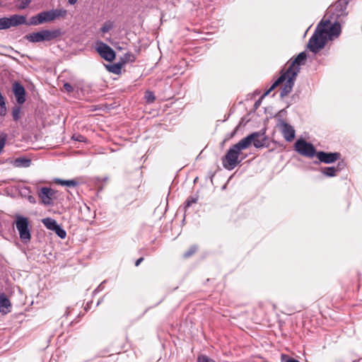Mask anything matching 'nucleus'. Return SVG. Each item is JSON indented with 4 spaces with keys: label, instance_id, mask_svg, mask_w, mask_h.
Masks as SVG:
<instances>
[{
    "label": "nucleus",
    "instance_id": "1",
    "mask_svg": "<svg viewBox=\"0 0 362 362\" xmlns=\"http://www.w3.org/2000/svg\"><path fill=\"white\" fill-rule=\"evenodd\" d=\"M268 140L265 130L255 132L233 145L222 159L223 167L227 170L234 169L241 160H238L241 151L248 148L252 144L257 148L265 146Z\"/></svg>",
    "mask_w": 362,
    "mask_h": 362
},
{
    "label": "nucleus",
    "instance_id": "2",
    "mask_svg": "<svg viewBox=\"0 0 362 362\" xmlns=\"http://www.w3.org/2000/svg\"><path fill=\"white\" fill-rule=\"evenodd\" d=\"M330 24L329 20L322 21L317 26L316 30L310 38L308 47L313 52H317L322 49L327 42V27Z\"/></svg>",
    "mask_w": 362,
    "mask_h": 362
},
{
    "label": "nucleus",
    "instance_id": "3",
    "mask_svg": "<svg viewBox=\"0 0 362 362\" xmlns=\"http://www.w3.org/2000/svg\"><path fill=\"white\" fill-rule=\"evenodd\" d=\"M16 227L18 231L20 239L24 243L30 242L31 239L29 221L28 218L18 215L16 217Z\"/></svg>",
    "mask_w": 362,
    "mask_h": 362
},
{
    "label": "nucleus",
    "instance_id": "4",
    "mask_svg": "<svg viewBox=\"0 0 362 362\" xmlns=\"http://www.w3.org/2000/svg\"><path fill=\"white\" fill-rule=\"evenodd\" d=\"M295 150L300 155L313 158L316 153V150L311 143H308L304 139H298L295 144Z\"/></svg>",
    "mask_w": 362,
    "mask_h": 362
},
{
    "label": "nucleus",
    "instance_id": "5",
    "mask_svg": "<svg viewBox=\"0 0 362 362\" xmlns=\"http://www.w3.org/2000/svg\"><path fill=\"white\" fill-rule=\"evenodd\" d=\"M281 75L285 76V81H284L285 83L284 84L283 87L281 88V91H280L281 98H284L291 92L297 76H296V72L291 74V73H288V71H286L285 73L282 74Z\"/></svg>",
    "mask_w": 362,
    "mask_h": 362
},
{
    "label": "nucleus",
    "instance_id": "6",
    "mask_svg": "<svg viewBox=\"0 0 362 362\" xmlns=\"http://www.w3.org/2000/svg\"><path fill=\"white\" fill-rule=\"evenodd\" d=\"M97 52L100 54L101 57L108 62H112L115 59V51L103 42L97 44Z\"/></svg>",
    "mask_w": 362,
    "mask_h": 362
},
{
    "label": "nucleus",
    "instance_id": "7",
    "mask_svg": "<svg viewBox=\"0 0 362 362\" xmlns=\"http://www.w3.org/2000/svg\"><path fill=\"white\" fill-rule=\"evenodd\" d=\"M307 59V55L305 52H303L299 53L297 57L290 62L289 66L286 70L288 73L293 74L296 72V76L300 72V65L305 64Z\"/></svg>",
    "mask_w": 362,
    "mask_h": 362
},
{
    "label": "nucleus",
    "instance_id": "8",
    "mask_svg": "<svg viewBox=\"0 0 362 362\" xmlns=\"http://www.w3.org/2000/svg\"><path fill=\"white\" fill-rule=\"evenodd\" d=\"M54 194L55 192L52 188L43 187L38 192V197L43 204L51 205Z\"/></svg>",
    "mask_w": 362,
    "mask_h": 362
},
{
    "label": "nucleus",
    "instance_id": "9",
    "mask_svg": "<svg viewBox=\"0 0 362 362\" xmlns=\"http://www.w3.org/2000/svg\"><path fill=\"white\" fill-rule=\"evenodd\" d=\"M279 127L285 140L287 141H291L295 137L296 132L294 128L284 120L280 121Z\"/></svg>",
    "mask_w": 362,
    "mask_h": 362
},
{
    "label": "nucleus",
    "instance_id": "10",
    "mask_svg": "<svg viewBox=\"0 0 362 362\" xmlns=\"http://www.w3.org/2000/svg\"><path fill=\"white\" fill-rule=\"evenodd\" d=\"M316 156L320 162L329 164L334 163L336 160L339 159L341 155L337 152L326 153L324 151H319L317 153Z\"/></svg>",
    "mask_w": 362,
    "mask_h": 362
},
{
    "label": "nucleus",
    "instance_id": "11",
    "mask_svg": "<svg viewBox=\"0 0 362 362\" xmlns=\"http://www.w3.org/2000/svg\"><path fill=\"white\" fill-rule=\"evenodd\" d=\"M13 92L17 103L21 105L25 101V90L24 87L18 82L13 84Z\"/></svg>",
    "mask_w": 362,
    "mask_h": 362
},
{
    "label": "nucleus",
    "instance_id": "12",
    "mask_svg": "<svg viewBox=\"0 0 362 362\" xmlns=\"http://www.w3.org/2000/svg\"><path fill=\"white\" fill-rule=\"evenodd\" d=\"M24 38L30 42H40L45 41L42 30L39 32L28 34L24 36Z\"/></svg>",
    "mask_w": 362,
    "mask_h": 362
},
{
    "label": "nucleus",
    "instance_id": "13",
    "mask_svg": "<svg viewBox=\"0 0 362 362\" xmlns=\"http://www.w3.org/2000/svg\"><path fill=\"white\" fill-rule=\"evenodd\" d=\"M10 28L23 25L26 23V18L23 16L13 15L8 18Z\"/></svg>",
    "mask_w": 362,
    "mask_h": 362
},
{
    "label": "nucleus",
    "instance_id": "14",
    "mask_svg": "<svg viewBox=\"0 0 362 362\" xmlns=\"http://www.w3.org/2000/svg\"><path fill=\"white\" fill-rule=\"evenodd\" d=\"M45 41H50L58 37L61 36L62 31L60 29H55L52 30H42Z\"/></svg>",
    "mask_w": 362,
    "mask_h": 362
},
{
    "label": "nucleus",
    "instance_id": "15",
    "mask_svg": "<svg viewBox=\"0 0 362 362\" xmlns=\"http://www.w3.org/2000/svg\"><path fill=\"white\" fill-rule=\"evenodd\" d=\"M52 14V20L54 21L58 18H64L67 16V11L63 8L49 10Z\"/></svg>",
    "mask_w": 362,
    "mask_h": 362
},
{
    "label": "nucleus",
    "instance_id": "16",
    "mask_svg": "<svg viewBox=\"0 0 362 362\" xmlns=\"http://www.w3.org/2000/svg\"><path fill=\"white\" fill-rule=\"evenodd\" d=\"M11 306V303L4 293L0 294V312L7 313V309Z\"/></svg>",
    "mask_w": 362,
    "mask_h": 362
},
{
    "label": "nucleus",
    "instance_id": "17",
    "mask_svg": "<svg viewBox=\"0 0 362 362\" xmlns=\"http://www.w3.org/2000/svg\"><path fill=\"white\" fill-rule=\"evenodd\" d=\"M54 182L62 186H66L69 187H74L78 185V182L75 180H64L62 179H55Z\"/></svg>",
    "mask_w": 362,
    "mask_h": 362
},
{
    "label": "nucleus",
    "instance_id": "18",
    "mask_svg": "<svg viewBox=\"0 0 362 362\" xmlns=\"http://www.w3.org/2000/svg\"><path fill=\"white\" fill-rule=\"evenodd\" d=\"M321 173L327 177H334L338 169L334 167H325L320 169Z\"/></svg>",
    "mask_w": 362,
    "mask_h": 362
},
{
    "label": "nucleus",
    "instance_id": "19",
    "mask_svg": "<svg viewBox=\"0 0 362 362\" xmlns=\"http://www.w3.org/2000/svg\"><path fill=\"white\" fill-rule=\"evenodd\" d=\"M43 224L46 226L47 228L51 230H54L56 226L58 225L57 221L54 219L51 218H45L42 220Z\"/></svg>",
    "mask_w": 362,
    "mask_h": 362
},
{
    "label": "nucleus",
    "instance_id": "20",
    "mask_svg": "<svg viewBox=\"0 0 362 362\" xmlns=\"http://www.w3.org/2000/svg\"><path fill=\"white\" fill-rule=\"evenodd\" d=\"M122 64L117 63L111 65H106L107 69L113 74H119L121 72Z\"/></svg>",
    "mask_w": 362,
    "mask_h": 362
},
{
    "label": "nucleus",
    "instance_id": "21",
    "mask_svg": "<svg viewBox=\"0 0 362 362\" xmlns=\"http://www.w3.org/2000/svg\"><path fill=\"white\" fill-rule=\"evenodd\" d=\"M285 81V76L281 75L279 78L272 85L269 90H267L262 97L268 95L272 90H273L276 86L281 84Z\"/></svg>",
    "mask_w": 362,
    "mask_h": 362
},
{
    "label": "nucleus",
    "instance_id": "22",
    "mask_svg": "<svg viewBox=\"0 0 362 362\" xmlns=\"http://www.w3.org/2000/svg\"><path fill=\"white\" fill-rule=\"evenodd\" d=\"M40 15L42 16V21L43 23L53 21L52 14L49 10L40 12Z\"/></svg>",
    "mask_w": 362,
    "mask_h": 362
},
{
    "label": "nucleus",
    "instance_id": "23",
    "mask_svg": "<svg viewBox=\"0 0 362 362\" xmlns=\"http://www.w3.org/2000/svg\"><path fill=\"white\" fill-rule=\"evenodd\" d=\"M30 24L34 25H38L43 24L42 21V16L40 15V13H39L37 15L32 16L30 19Z\"/></svg>",
    "mask_w": 362,
    "mask_h": 362
},
{
    "label": "nucleus",
    "instance_id": "24",
    "mask_svg": "<svg viewBox=\"0 0 362 362\" xmlns=\"http://www.w3.org/2000/svg\"><path fill=\"white\" fill-rule=\"evenodd\" d=\"M197 250H198L197 245H193L190 246V247L188 249V250L186 251L183 254V257L184 258L190 257L191 256H192L193 255H194L197 252Z\"/></svg>",
    "mask_w": 362,
    "mask_h": 362
},
{
    "label": "nucleus",
    "instance_id": "25",
    "mask_svg": "<svg viewBox=\"0 0 362 362\" xmlns=\"http://www.w3.org/2000/svg\"><path fill=\"white\" fill-rule=\"evenodd\" d=\"M21 114V108L19 106H15L12 110V117L14 121L17 122L20 117Z\"/></svg>",
    "mask_w": 362,
    "mask_h": 362
},
{
    "label": "nucleus",
    "instance_id": "26",
    "mask_svg": "<svg viewBox=\"0 0 362 362\" xmlns=\"http://www.w3.org/2000/svg\"><path fill=\"white\" fill-rule=\"evenodd\" d=\"M113 28V23L110 21L105 22L103 25L100 28V31L103 33H108Z\"/></svg>",
    "mask_w": 362,
    "mask_h": 362
},
{
    "label": "nucleus",
    "instance_id": "27",
    "mask_svg": "<svg viewBox=\"0 0 362 362\" xmlns=\"http://www.w3.org/2000/svg\"><path fill=\"white\" fill-rule=\"evenodd\" d=\"M135 56L131 52L126 53L122 58L123 64H125L127 62H133L135 61Z\"/></svg>",
    "mask_w": 362,
    "mask_h": 362
},
{
    "label": "nucleus",
    "instance_id": "28",
    "mask_svg": "<svg viewBox=\"0 0 362 362\" xmlns=\"http://www.w3.org/2000/svg\"><path fill=\"white\" fill-rule=\"evenodd\" d=\"M340 33V28L339 26L337 25H333L329 28V31H327V34H329L330 36L334 35L338 36Z\"/></svg>",
    "mask_w": 362,
    "mask_h": 362
},
{
    "label": "nucleus",
    "instance_id": "29",
    "mask_svg": "<svg viewBox=\"0 0 362 362\" xmlns=\"http://www.w3.org/2000/svg\"><path fill=\"white\" fill-rule=\"evenodd\" d=\"M55 233L62 239H64L66 236V231L58 224L56 228L54 229Z\"/></svg>",
    "mask_w": 362,
    "mask_h": 362
},
{
    "label": "nucleus",
    "instance_id": "30",
    "mask_svg": "<svg viewBox=\"0 0 362 362\" xmlns=\"http://www.w3.org/2000/svg\"><path fill=\"white\" fill-rule=\"evenodd\" d=\"M198 196H192L187 199L185 202V209L190 207L193 204H196L198 201Z\"/></svg>",
    "mask_w": 362,
    "mask_h": 362
},
{
    "label": "nucleus",
    "instance_id": "31",
    "mask_svg": "<svg viewBox=\"0 0 362 362\" xmlns=\"http://www.w3.org/2000/svg\"><path fill=\"white\" fill-rule=\"evenodd\" d=\"M197 362H216V361L206 355L201 354L198 356Z\"/></svg>",
    "mask_w": 362,
    "mask_h": 362
},
{
    "label": "nucleus",
    "instance_id": "32",
    "mask_svg": "<svg viewBox=\"0 0 362 362\" xmlns=\"http://www.w3.org/2000/svg\"><path fill=\"white\" fill-rule=\"evenodd\" d=\"M10 28L8 19L6 17L0 18V30L8 29Z\"/></svg>",
    "mask_w": 362,
    "mask_h": 362
},
{
    "label": "nucleus",
    "instance_id": "33",
    "mask_svg": "<svg viewBox=\"0 0 362 362\" xmlns=\"http://www.w3.org/2000/svg\"><path fill=\"white\" fill-rule=\"evenodd\" d=\"M145 99L147 103H151L155 100L156 98L153 92L146 91L145 93Z\"/></svg>",
    "mask_w": 362,
    "mask_h": 362
},
{
    "label": "nucleus",
    "instance_id": "34",
    "mask_svg": "<svg viewBox=\"0 0 362 362\" xmlns=\"http://www.w3.org/2000/svg\"><path fill=\"white\" fill-rule=\"evenodd\" d=\"M281 362H300L299 361H298L293 358H291L286 354H281Z\"/></svg>",
    "mask_w": 362,
    "mask_h": 362
},
{
    "label": "nucleus",
    "instance_id": "35",
    "mask_svg": "<svg viewBox=\"0 0 362 362\" xmlns=\"http://www.w3.org/2000/svg\"><path fill=\"white\" fill-rule=\"evenodd\" d=\"M20 4L18 5L19 9L25 8L31 2V0H18Z\"/></svg>",
    "mask_w": 362,
    "mask_h": 362
},
{
    "label": "nucleus",
    "instance_id": "36",
    "mask_svg": "<svg viewBox=\"0 0 362 362\" xmlns=\"http://www.w3.org/2000/svg\"><path fill=\"white\" fill-rule=\"evenodd\" d=\"M6 138L7 135L5 134L0 135V154L2 152L4 147L5 146Z\"/></svg>",
    "mask_w": 362,
    "mask_h": 362
},
{
    "label": "nucleus",
    "instance_id": "37",
    "mask_svg": "<svg viewBox=\"0 0 362 362\" xmlns=\"http://www.w3.org/2000/svg\"><path fill=\"white\" fill-rule=\"evenodd\" d=\"M23 163V166L28 167L30 165V160L28 159L18 158V159L16 160V163ZM16 165H18L16 164Z\"/></svg>",
    "mask_w": 362,
    "mask_h": 362
},
{
    "label": "nucleus",
    "instance_id": "38",
    "mask_svg": "<svg viewBox=\"0 0 362 362\" xmlns=\"http://www.w3.org/2000/svg\"><path fill=\"white\" fill-rule=\"evenodd\" d=\"M64 89L67 91L68 93H71L74 90V88L69 83H65L64 84Z\"/></svg>",
    "mask_w": 362,
    "mask_h": 362
},
{
    "label": "nucleus",
    "instance_id": "39",
    "mask_svg": "<svg viewBox=\"0 0 362 362\" xmlns=\"http://www.w3.org/2000/svg\"><path fill=\"white\" fill-rule=\"evenodd\" d=\"M73 139L76 141H83V139H84V136H81V135H74L73 136Z\"/></svg>",
    "mask_w": 362,
    "mask_h": 362
},
{
    "label": "nucleus",
    "instance_id": "40",
    "mask_svg": "<svg viewBox=\"0 0 362 362\" xmlns=\"http://www.w3.org/2000/svg\"><path fill=\"white\" fill-rule=\"evenodd\" d=\"M144 260V258L143 257H140L139 259H138L136 262H135V266L136 267H138L141 262Z\"/></svg>",
    "mask_w": 362,
    "mask_h": 362
},
{
    "label": "nucleus",
    "instance_id": "41",
    "mask_svg": "<svg viewBox=\"0 0 362 362\" xmlns=\"http://www.w3.org/2000/svg\"><path fill=\"white\" fill-rule=\"evenodd\" d=\"M77 1L78 0H68V2L71 5H74L77 2Z\"/></svg>",
    "mask_w": 362,
    "mask_h": 362
},
{
    "label": "nucleus",
    "instance_id": "42",
    "mask_svg": "<svg viewBox=\"0 0 362 362\" xmlns=\"http://www.w3.org/2000/svg\"><path fill=\"white\" fill-rule=\"evenodd\" d=\"M29 199V201H30V202H33V203H35V202L34 197H32V196L29 197V199Z\"/></svg>",
    "mask_w": 362,
    "mask_h": 362
}]
</instances>
